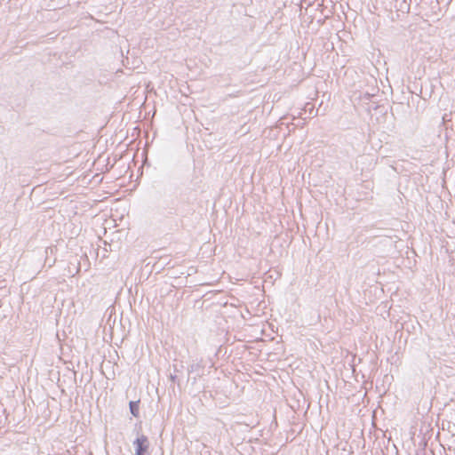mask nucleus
<instances>
[{"instance_id": "nucleus-3", "label": "nucleus", "mask_w": 455, "mask_h": 455, "mask_svg": "<svg viewBox=\"0 0 455 455\" xmlns=\"http://www.w3.org/2000/svg\"><path fill=\"white\" fill-rule=\"evenodd\" d=\"M85 20H88L89 22L88 23H83L82 25H85V26H88V27H93L98 22L97 20H95L92 17H86Z\"/></svg>"}, {"instance_id": "nucleus-2", "label": "nucleus", "mask_w": 455, "mask_h": 455, "mask_svg": "<svg viewBox=\"0 0 455 455\" xmlns=\"http://www.w3.org/2000/svg\"><path fill=\"white\" fill-rule=\"evenodd\" d=\"M130 411H131V413L134 417H138V415H139V402H131L130 403Z\"/></svg>"}, {"instance_id": "nucleus-1", "label": "nucleus", "mask_w": 455, "mask_h": 455, "mask_svg": "<svg viewBox=\"0 0 455 455\" xmlns=\"http://www.w3.org/2000/svg\"><path fill=\"white\" fill-rule=\"evenodd\" d=\"M133 444L135 445V455H144L149 447L148 439L146 435H143L139 436L133 442Z\"/></svg>"}]
</instances>
